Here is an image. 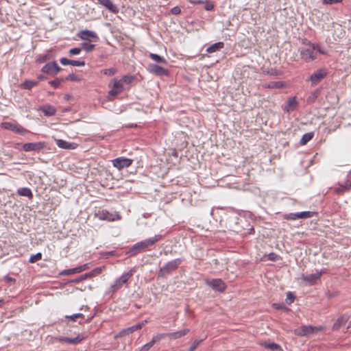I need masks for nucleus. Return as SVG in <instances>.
Wrapping results in <instances>:
<instances>
[{
  "label": "nucleus",
  "mask_w": 351,
  "mask_h": 351,
  "mask_svg": "<svg viewBox=\"0 0 351 351\" xmlns=\"http://www.w3.org/2000/svg\"><path fill=\"white\" fill-rule=\"evenodd\" d=\"M149 71L152 73H154L158 76H166L168 75V71L157 64H150Z\"/></svg>",
  "instance_id": "obj_19"
},
{
  "label": "nucleus",
  "mask_w": 351,
  "mask_h": 351,
  "mask_svg": "<svg viewBox=\"0 0 351 351\" xmlns=\"http://www.w3.org/2000/svg\"><path fill=\"white\" fill-rule=\"evenodd\" d=\"M84 339L82 335H78L74 338H69L62 336L56 337L53 338V342H62L69 344L76 345L80 343Z\"/></svg>",
  "instance_id": "obj_12"
},
{
  "label": "nucleus",
  "mask_w": 351,
  "mask_h": 351,
  "mask_svg": "<svg viewBox=\"0 0 351 351\" xmlns=\"http://www.w3.org/2000/svg\"><path fill=\"white\" fill-rule=\"evenodd\" d=\"M207 285L217 291L223 292L226 290V286L224 282L219 278L213 279L207 281Z\"/></svg>",
  "instance_id": "obj_15"
},
{
  "label": "nucleus",
  "mask_w": 351,
  "mask_h": 351,
  "mask_svg": "<svg viewBox=\"0 0 351 351\" xmlns=\"http://www.w3.org/2000/svg\"><path fill=\"white\" fill-rule=\"evenodd\" d=\"M351 328V320L349 322V324L348 326V328Z\"/></svg>",
  "instance_id": "obj_61"
},
{
  "label": "nucleus",
  "mask_w": 351,
  "mask_h": 351,
  "mask_svg": "<svg viewBox=\"0 0 351 351\" xmlns=\"http://www.w3.org/2000/svg\"><path fill=\"white\" fill-rule=\"evenodd\" d=\"M61 69L56 62H53L45 64L41 71L49 75H56Z\"/></svg>",
  "instance_id": "obj_16"
},
{
  "label": "nucleus",
  "mask_w": 351,
  "mask_h": 351,
  "mask_svg": "<svg viewBox=\"0 0 351 351\" xmlns=\"http://www.w3.org/2000/svg\"><path fill=\"white\" fill-rule=\"evenodd\" d=\"M313 43L308 42L306 47L301 48L299 51L302 60L306 62H310L317 58L316 53L314 52Z\"/></svg>",
  "instance_id": "obj_4"
},
{
  "label": "nucleus",
  "mask_w": 351,
  "mask_h": 351,
  "mask_svg": "<svg viewBox=\"0 0 351 351\" xmlns=\"http://www.w3.org/2000/svg\"><path fill=\"white\" fill-rule=\"evenodd\" d=\"M90 319H91V318H90V319H87V322H90Z\"/></svg>",
  "instance_id": "obj_63"
},
{
  "label": "nucleus",
  "mask_w": 351,
  "mask_h": 351,
  "mask_svg": "<svg viewBox=\"0 0 351 351\" xmlns=\"http://www.w3.org/2000/svg\"><path fill=\"white\" fill-rule=\"evenodd\" d=\"M90 266H91L90 263H85V264L78 266V267H79L80 271L82 272L85 270L88 269L90 267Z\"/></svg>",
  "instance_id": "obj_52"
},
{
  "label": "nucleus",
  "mask_w": 351,
  "mask_h": 351,
  "mask_svg": "<svg viewBox=\"0 0 351 351\" xmlns=\"http://www.w3.org/2000/svg\"><path fill=\"white\" fill-rule=\"evenodd\" d=\"M350 176H351V170L348 172V177H349Z\"/></svg>",
  "instance_id": "obj_62"
},
{
  "label": "nucleus",
  "mask_w": 351,
  "mask_h": 351,
  "mask_svg": "<svg viewBox=\"0 0 351 351\" xmlns=\"http://www.w3.org/2000/svg\"><path fill=\"white\" fill-rule=\"evenodd\" d=\"M38 84L37 82L32 81V80H26L24 82L23 86L25 89L30 90L34 86H36Z\"/></svg>",
  "instance_id": "obj_38"
},
{
  "label": "nucleus",
  "mask_w": 351,
  "mask_h": 351,
  "mask_svg": "<svg viewBox=\"0 0 351 351\" xmlns=\"http://www.w3.org/2000/svg\"><path fill=\"white\" fill-rule=\"evenodd\" d=\"M350 190H351V182L347 180L344 184H341L338 187H336L334 191L337 194H342Z\"/></svg>",
  "instance_id": "obj_26"
},
{
  "label": "nucleus",
  "mask_w": 351,
  "mask_h": 351,
  "mask_svg": "<svg viewBox=\"0 0 351 351\" xmlns=\"http://www.w3.org/2000/svg\"><path fill=\"white\" fill-rule=\"evenodd\" d=\"M145 323H147V320H145L141 323H138L131 327L124 329L120 332V335L123 336L125 335H129L134 332L136 330H140L142 328V327L145 325Z\"/></svg>",
  "instance_id": "obj_22"
},
{
  "label": "nucleus",
  "mask_w": 351,
  "mask_h": 351,
  "mask_svg": "<svg viewBox=\"0 0 351 351\" xmlns=\"http://www.w3.org/2000/svg\"><path fill=\"white\" fill-rule=\"evenodd\" d=\"M62 80L57 78L54 80H51L49 82V84L53 87L54 88H57L61 84Z\"/></svg>",
  "instance_id": "obj_46"
},
{
  "label": "nucleus",
  "mask_w": 351,
  "mask_h": 351,
  "mask_svg": "<svg viewBox=\"0 0 351 351\" xmlns=\"http://www.w3.org/2000/svg\"><path fill=\"white\" fill-rule=\"evenodd\" d=\"M153 346H154V344L150 341L149 343H147L145 344L144 346H143L141 348L140 351H148Z\"/></svg>",
  "instance_id": "obj_48"
},
{
  "label": "nucleus",
  "mask_w": 351,
  "mask_h": 351,
  "mask_svg": "<svg viewBox=\"0 0 351 351\" xmlns=\"http://www.w3.org/2000/svg\"><path fill=\"white\" fill-rule=\"evenodd\" d=\"M266 88H281L284 87V84L282 82H270L263 85Z\"/></svg>",
  "instance_id": "obj_30"
},
{
  "label": "nucleus",
  "mask_w": 351,
  "mask_h": 351,
  "mask_svg": "<svg viewBox=\"0 0 351 351\" xmlns=\"http://www.w3.org/2000/svg\"><path fill=\"white\" fill-rule=\"evenodd\" d=\"M42 254L40 252H38L36 254L32 255L29 259V262L31 263H36L38 261L41 260Z\"/></svg>",
  "instance_id": "obj_40"
},
{
  "label": "nucleus",
  "mask_w": 351,
  "mask_h": 351,
  "mask_svg": "<svg viewBox=\"0 0 351 351\" xmlns=\"http://www.w3.org/2000/svg\"><path fill=\"white\" fill-rule=\"evenodd\" d=\"M80 273L79 267H76L72 269H64L62 271L60 274L62 276H69L74 274Z\"/></svg>",
  "instance_id": "obj_33"
},
{
  "label": "nucleus",
  "mask_w": 351,
  "mask_h": 351,
  "mask_svg": "<svg viewBox=\"0 0 351 351\" xmlns=\"http://www.w3.org/2000/svg\"><path fill=\"white\" fill-rule=\"evenodd\" d=\"M325 271L324 270H321L320 271H317L315 274H312L310 275L304 276L303 275L302 278L304 281L306 282L310 285H313L316 283V282L320 278L322 274Z\"/></svg>",
  "instance_id": "obj_17"
},
{
  "label": "nucleus",
  "mask_w": 351,
  "mask_h": 351,
  "mask_svg": "<svg viewBox=\"0 0 351 351\" xmlns=\"http://www.w3.org/2000/svg\"><path fill=\"white\" fill-rule=\"evenodd\" d=\"M108 86L111 88L108 95V98L110 101L113 100L118 95L121 93L124 90L123 84L117 78H113Z\"/></svg>",
  "instance_id": "obj_3"
},
{
  "label": "nucleus",
  "mask_w": 351,
  "mask_h": 351,
  "mask_svg": "<svg viewBox=\"0 0 351 351\" xmlns=\"http://www.w3.org/2000/svg\"><path fill=\"white\" fill-rule=\"evenodd\" d=\"M17 194L20 196L27 197L29 199H32L33 193L29 188L23 187L19 188L17 190Z\"/></svg>",
  "instance_id": "obj_28"
},
{
  "label": "nucleus",
  "mask_w": 351,
  "mask_h": 351,
  "mask_svg": "<svg viewBox=\"0 0 351 351\" xmlns=\"http://www.w3.org/2000/svg\"><path fill=\"white\" fill-rule=\"evenodd\" d=\"M342 0H323L322 3L324 5H332L335 3H341Z\"/></svg>",
  "instance_id": "obj_49"
},
{
  "label": "nucleus",
  "mask_w": 351,
  "mask_h": 351,
  "mask_svg": "<svg viewBox=\"0 0 351 351\" xmlns=\"http://www.w3.org/2000/svg\"><path fill=\"white\" fill-rule=\"evenodd\" d=\"M81 51H82L81 48L75 47V48H72L69 50V53L71 56L77 55L81 52Z\"/></svg>",
  "instance_id": "obj_50"
},
{
  "label": "nucleus",
  "mask_w": 351,
  "mask_h": 351,
  "mask_svg": "<svg viewBox=\"0 0 351 351\" xmlns=\"http://www.w3.org/2000/svg\"><path fill=\"white\" fill-rule=\"evenodd\" d=\"M315 213L311 211H302L295 213H289L285 215V219L287 220L294 221L298 219H308L314 215Z\"/></svg>",
  "instance_id": "obj_11"
},
{
  "label": "nucleus",
  "mask_w": 351,
  "mask_h": 351,
  "mask_svg": "<svg viewBox=\"0 0 351 351\" xmlns=\"http://www.w3.org/2000/svg\"><path fill=\"white\" fill-rule=\"evenodd\" d=\"M204 8L207 11H211L214 9V5L211 3H207L206 4Z\"/></svg>",
  "instance_id": "obj_58"
},
{
  "label": "nucleus",
  "mask_w": 351,
  "mask_h": 351,
  "mask_svg": "<svg viewBox=\"0 0 351 351\" xmlns=\"http://www.w3.org/2000/svg\"><path fill=\"white\" fill-rule=\"evenodd\" d=\"M56 143L58 147L64 149H75L77 147L76 143H70L62 139H56Z\"/></svg>",
  "instance_id": "obj_21"
},
{
  "label": "nucleus",
  "mask_w": 351,
  "mask_h": 351,
  "mask_svg": "<svg viewBox=\"0 0 351 351\" xmlns=\"http://www.w3.org/2000/svg\"><path fill=\"white\" fill-rule=\"evenodd\" d=\"M319 95V90H316L314 92H313L307 98L306 101L308 104L313 103L316 99L318 97Z\"/></svg>",
  "instance_id": "obj_37"
},
{
  "label": "nucleus",
  "mask_w": 351,
  "mask_h": 351,
  "mask_svg": "<svg viewBox=\"0 0 351 351\" xmlns=\"http://www.w3.org/2000/svg\"><path fill=\"white\" fill-rule=\"evenodd\" d=\"M66 80H70V81H78L79 80L77 79V77L74 75V74H69L66 77Z\"/></svg>",
  "instance_id": "obj_57"
},
{
  "label": "nucleus",
  "mask_w": 351,
  "mask_h": 351,
  "mask_svg": "<svg viewBox=\"0 0 351 351\" xmlns=\"http://www.w3.org/2000/svg\"><path fill=\"white\" fill-rule=\"evenodd\" d=\"M204 3L203 1H199L193 2V3H194V4H196V3Z\"/></svg>",
  "instance_id": "obj_60"
},
{
  "label": "nucleus",
  "mask_w": 351,
  "mask_h": 351,
  "mask_svg": "<svg viewBox=\"0 0 351 351\" xmlns=\"http://www.w3.org/2000/svg\"><path fill=\"white\" fill-rule=\"evenodd\" d=\"M297 106L298 101H296L295 97H291L287 101L285 109L287 112L293 111L296 109Z\"/></svg>",
  "instance_id": "obj_29"
},
{
  "label": "nucleus",
  "mask_w": 351,
  "mask_h": 351,
  "mask_svg": "<svg viewBox=\"0 0 351 351\" xmlns=\"http://www.w3.org/2000/svg\"><path fill=\"white\" fill-rule=\"evenodd\" d=\"M95 45L88 43H82V48L85 50L86 52H90L94 50L95 49Z\"/></svg>",
  "instance_id": "obj_39"
},
{
  "label": "nucleus",
  "mask_w": 351,
  "mask_h": 351,
  "mask_svg": "<svg viewBox=\"0 0 351 351\" xmlns=\"http://www.w3.org/2000/svg\"><path fill=\"white\" fill-rule=\"evenodd\" d=\"M45 147V144L43 142H36V143H25L23 145V150L25 152H31V151H40L43 149Z\"/></svg>",
  "instance_id": "obj_18"
},
{
  "label": "nucleus",
  "mask_w": 351,
  "mask_h": 351,
  "mask_svg": "<svg viewBox=\"0 0 351 351\" xmlns=\"http://www.w3.org/2000/svg\"><path fill=\"white\" fill-rule=\"evenodd\" d=\"M165 337H167V333H160V334L155 335L152 338L151 341L154 345L156 342H158L159 341H160L162 339L165 338Z\"/></svg>",
  "instance_id": "obj_41"
},
{
  "label": "nucleus",
  "mask_w": 351,
  "mask_h": 351,
  "mask_svg": "<svg viewBox=\"0 0 351 351\" xmlns=\"http://www.w3.org/2000/svg\"><path fill=\"white\" fill-rule=\"evenodd\" d=\"M38 110L43 112L45 115L48 117L53 116L56 112V108L49 104L40 106Z\"/></svg>",
  "instance_id": "obj_24"
},
{
  "label": "nucleus",
  "mask_w": 351,
  "mask_h": 351,
  "mask_svg": "<svg viewBox=\"0 0 351 351\" xmlns=\"http://www.w3.org/2000/svg\"><path fill=\"white\" fill-rule=\"evenodd\" d=\"M278 256L274 252L269 253L268 254V259L272 261H276L278 259Z\"/></svg>",
  "instance_id": "obj_56"
},
{
  "label": "nucleus",
  "mask_w": 351,
  "mask_h": 351,
  "mask_svg": "<svg viewBox=\"0 0 351 351\" xmlns=\"http://www.w3.org/2000/svg\"><path fill=\"white\" fill-rule=\"evenodd\" d=\"M84 315L82 313H75L72 315H66L65 318L69 320L75 321L77 318H84Z\"/></svg>",
  "instance_id": "obj_42"
},
{
  "label": "nucleus",
  "mask_w": 351,
  "mask_h": 351,
  "mask_svg": "<svg viewBox=\"0 0 351 351\" xmlns=\"http://www.w3.org/2000/svg\"><path fill=\"white\" fill-rule=\"evenodd\" d=\"M95 216L100 220H106L108 221L119 220L121 218L118 213H110L107 210H99L95 213Z\"/></svg>",
  "instance_id": "obj_6"
},
{
  "label": "nucleus",
  "mask_w": 351,
  "mask_h": 351,
  "mask_svg": "<svg viewBox=\"0 0 351 351\" xmlns=\"http://www.w3.org/2000/svg\"><path fill=\"white\" fill-rule=\"evenodd\" d=\"M223 47H224V43L223 42H217V43H215L211 45L210 46H209L206 49V51L208 53H212L216 52L217 51H219L220 49H223Z\"/></svg>",
  "instance_id": "obj_27"
},
{
  "label": "nucleus",
  "mask_w": 351,
  "mask_h": 351,
  "mask_svg": "<svg viewBox=\"0 0 351 351\" xmlns=\"http://www.w3.org/2000/svg\"><path fill=\"white\" fill-rule=\"evenodd\" d=\"M170 12H171V13L172 14L178 15V14H180V12H181V9H180V7H178V6H175V7H173V8H171V11H170Z\"/></svg>",
  "instance_id": "obj_54"
},
{
  "label": "nucleus",
  "mask_w": 351,
  "mask_h": 351,
  "mask_svg": "<svg viewBox=\"0 0 351 351\" xmlns=\"http://www.w3.org/2000/svg\"><path fill=\"white\" fill-rule=\"evenodd\" d=\"M181 258H176L167 263L162 267H161L158 272V276L164 278L175 271L178 266L182 263Z\"/></svg>",
  "instance_id": "obj_2"
},
{
  "label": "nucleus",
  "mask_w": 351,
  "mask_h": 351,
  "mask_svg": "<svg viewBox=\"0 0 351 351\" xmlns=\"http://www.w3.org/2000/svg\"><path fill=\"white\" fill-rule=\"evenodd\" d=\"M267 74L270 75H280L282 74L281 71L274 69H271L267 71Z\"/></svg>",
  "instance_id": "obj_51"
},
{
  "label": "nucleus",
  "mask_w": 351,
  "mask_h": 351,
  "mask_svg": "<svg viewBox=\"0 0 351 351\" xmlns=\"http://www.w3.org/2000/svg\"><path fill=\"white\" fill-rule=\"evenodd\" d=\"M104 269V267H99L94 269H93L91 271L86 273L81 276L73 280V282L74 283H78L81 281H83L84 280H86L88 278H90L93 277H95L97 276H99Z\"/></svg>",
  "instance_id": "obj_13"
},
{
  "label": "nucleus",
  "mask_w": 351,
  "mask_h": 351,
  "mask_svg": "<svg viewBox=\"0 0 351 351\" xmlns=\"http://www.w3.org/2000/svg\"><path fill=\"white\" fill-rule=\"evenodd\" d=\"M118 70L116 67H111L101 71V73L107 76H112L117 73Z\"/></svg>",
  "instance_id": "obj_35"
},
{
  "label": "nucleus",
  "mask_w": 351,
  "mask_h": 351,
  "mask_svg": "<svg viewBox=\"0 0 351 351\" xmlns=\"http://www.w3.org/2000/svg\"><path fill=\"white\" fill-rule=\"evenodd\" d=\"M60 63L62 64V65H69V64H71V60H69L68 58H61L60 59Z\"/></svg>",
  "instance_id": "obj_55"
},
{
  "label": "nucleus",
  "mask_w": 351,
  "mask_h": 351,
  "mask_svg": "<svg viewBox=\"0 0 351 351\" xmlns=\"http://www.w3.org/2000/svg\"><path fill=\"white\" fill-rule=\"evenodd\" d=\"M77 36L83 40H88L89 42H97L99 40V36L97 34L90 30L84 29L81 30L77 33Z\"/></svg>",
  "instance_id": "obj_10"
},
{
  "label": "nucleus",
  "mask_w": 351,
  "mask_h": 351,
  "mask_svg": "<svg viewBox=\"0 0 351 351\" xmlns=\"http://www.w3.org/2000/svg\"><path fill=\"white\" fill-rule=\"evenodd\" d=\"M322 329V327L317 328L312 326H302L295 329L294 334L297 336H308L311 334L316 333Z\"/></svg>",
  "instance_id": "obj_7"
},
{
  "label": "nucleus",
  "mask_w": 351,
  "mask_h": 351,
  "mask_svg": "<svg viewBox=\"0 0 351 351\" xmlns=\"http://www.w3.org/2000/svg\"><path fill=\"white\" fill-rule=\"evenodd\" d=\"M312 46L314 48V51H316L319 53L323 54V55L326 54V53H327L326 51L322 49L318 44L313 43V45H312Z\"/></svg>",
  "instance_id": "obj_44"
},
{
  "label": "nucleus",
  "mask_w": 351,
  "mask_h": 351,
  "mask_svg": "<svg viewBox=\"0 0 351 351\" xmlns=\"http://www.w3.org/2000/svg\"><path fill=\"white\" fill-rule=\"evenodd\" d=\"M134 270L131 269L126 273H123L119 278L117 279L110 286V291L114 293L120 289L123 285L128 282L130 277L132 276Z\"/></svg>",
  "instance_id": "obj_5"
},
{
  "label": "nucleus",
  "mask_w": 351,
  "mask_h": 351,
  "mask_svg": "<svg viewBox=\"0 0 351 351\" xmlns=\"http://www.w3.org/2000/svg\"><path fill=\"white\" fill-rule=\"evenodd\" d=\"M162 239V235L157 234L152 238H149L142 241L135 243L129 251L131 255H136L145 249L148 248L150 246L154 245L156 242L159 241Z\"/></svg>",
  "instance_id": "obj_1"
},
{
  "label": "nucleus",
  "mask_w": 351,
  "mask_h": 351,
  "mask_svg": "<svg viewBox=\"0 0 351 351\" xmlns=\"http://www.w3.org/2000/svg\"><path fill=\"white\" fill-rule=\"evenodd\" d=\"M262 345L267 348V349H269L271 350H274V351H276V350H281V347L279 344L278 343H267V342H264L263 343H262Z\"/></svg>",
  "instance_id": "obj_31"
},
{
  "label": "nucleus",
  "mask_w": 351,
  "mask_h": 351,
  "mask_svg": "<svg viewBox=\"0 0 351 351\" xmlns=\"http://www.w3.org/2000/svg\"><path fill=\"white\" fill-rule=\"evenodd\" d=\"M149 57L156 62L167 64V60L163 57L158 54L151 53L149 54Z\"/></svg>",
  "instance_id": "obj_34"
},
{
  "label": "nucleus",
  "mask_w": 351,
  "mask_h": 351,
  "mask_svg": "<svg viewBox=\"0 0 351 351\" xmlns=\"http://www.w3.org/2000/svg\"><path fill=\"white\" fill-rule=\"evenodd\" d=\"M294 300H295V295L292 293L289 292L287 294L286 300L289 301V303L291 304V303L293 302Z\"/></svg>",
  "instance_id": "obj_53"
},
{
  "label": "nucleus",
  "mask_w": 351,
  "mask_h": 351,
  "mask_svg": "<svg viewBox=\"0 0 351 351\" xmlns=\"http://www.w3.org/2000/svg\"><path fill=\"white\" fill-rule=\"evenodd\" d=\"M132 162L133 160L125 157H119L112 160L113 167L119 170L130 167Z\"/></svg>",
  "instance_id": "obj_9"
},
{
  "label": "nucleus",
  "mask_w": 351,
  "mask_h": 351,
  "mask_svg": "<svg viewBox=\"0 0 351 351\" xmlns=\"http://www.w3.org/2000/svg\"><path fill=\"white\" fill-rule=\"evenodd\" d=\"M51 58L50 55L49 53L40 56L37 60L36 62L39 63L44 62Z\"/></svg>",
  "instance_id": "obj_43"
},
{
  "label": "nucleus",
  "mask_w": 351,
  "mask_h": 351,
  "mask_svg": "<svg viewBox=\"0 0 351 351\" xmlns=\"http://www.w3.org/2000/svg\"><path fill=\"white\" fill-rule=\"evenodd\" d=\"M349 317L347 315H343L339 317L332 326L333 330H338L342 326H343L348 321Z\"/></svg>",
  "instance_id": "obj_25"
},
{
  "label": "nucleus",
  "mask_w": 351,
  "mask_h": 351,
  "mask_svg": "<svg viewBox=\"0 0 351 351\" xmlns=\"http://www.w3.org/2000/svg\"><path fill=\"white\" fill-rule=\"evenodd\" d=\"M71 65L74 66H83L85 65V62L71 60Z\"/></svg>",
  "instance_id": "obj_47"
},
{
  "label": "nucleus",
  "mask_w": 351,
  "mask_h": 351,
  "mask_svg": "<svg viewBox=\"0 0 351 351\" xmlns=\"http://www.w3.org/2000/svg\"><path fill=\"white\" fill-rule=\"evenodd\" d=\"M327 75V71L325 69H320L315 71L309 77L312 85H316Z\"/></svg>",
  "instance_id": "obj_14"
},
{
  "label": "nucleus",
  "mask_w": 351,
  "mask_h": 351,
  "mask_svg": "<svg viewBox=\"0 0 351 351\" xmlns=\"http://www.w3.org/2000/svg\"><path fill=\"white\" fill-rule=\"evenodd\" d=\"M134 80V76L133 75H124L123 76L120 80H119L122 84L123 85L124 84H129L130 83H132L133 82V80Z\"/></svg>",
  "instance_id": "obj_36"
},
{
  "label": "nucleus",
  "mask_w": 351,
  "mask_h": 351,
  "mask_svg": "<svg viewBox=\"0 0 351 351\" xmlns=\"http://www.w3.org/2000/svg\"><path fill=\"white\" fill-rule=\"evenodd\" d=\"M1 127L3 129L10 130L14 133L19 134H24L27 132V130L23 128L21 125L16 123L12 122H3L1 124Z\"/></svg>",
  "instance_id": "obj_8"
},
{
  "label": "nucleus",
  "mask_w": 351,
  "mask_h": 351,
  "mask_svg": "<svg viewBox=\"0 0 351 351\" xmlns=\"http://www.w3.org/2000/svg\"><path fill=\"white\" fill-rule=\"evenodd\" d=\"M38 78L40 80H46L47 77L45 76H44V75H38Z\"/></svg>",
  "instance_id": "obj_59"
},
{
  "label": "nucleus",
  "mask_w": 351,
  "mask_h": 351,
  "mask_svg": "<svg viewBox=\"0 0 351 351\" xmlns=\"http://www.w3.org/2000/svg\"><path fill=\"white\" fill-rule=\"evenodd\" d=\"M202 341V339H195L192 345L190 346L188 351H194L196 348L200 344V343Z\"/></svg>",
  "instance_id": "obj_45"
},
{
  "label": "nucleus",
  "mask_w": 351,
  "mask_h": 351,
  "mask_svg": "<svg viewBox=\"0 0 351 351\" xmlns=\"http://www.w3.org/2000/svg\"><path fill=\"white\" fill-rule=\"evenodd\" d=\"M313 137V132H308L304 134L300 139V143L302 145H306L308 141H310Z\"/></svg>",
  "instance_id": "obj_32"
},
{
  "label": "nucleus",
  "mask_w": 351,
  "mask_h": 351,
  "mask_svg": "<svg viewBox=\"0 0 351 351\" xmlns=\"http://www.w3.org/2000/svg\"><path fill=\"white\" fill-rule=\"evenodd\" d=\"M98 3L114 14L119 12V8L111 0H97Z\"/></svg>",
  "instance_id": "obj_20"
},
{
  "label": "nucleus",
  "mask_w": 351,
  "mask_h": 351,
  "mask_svg": "<svg viewBox=\"0 0 351 351\" xmlns=\"http://www.w3.org/2000/svg\"><path fill=\"white\" fill-rule=\"evenodd\" d=\"M190 332V329L184 328L173 332L167 333V337L171 339H180Z\"/></svg>",
  "instance_id": "obj_23"
}]
</instances>
